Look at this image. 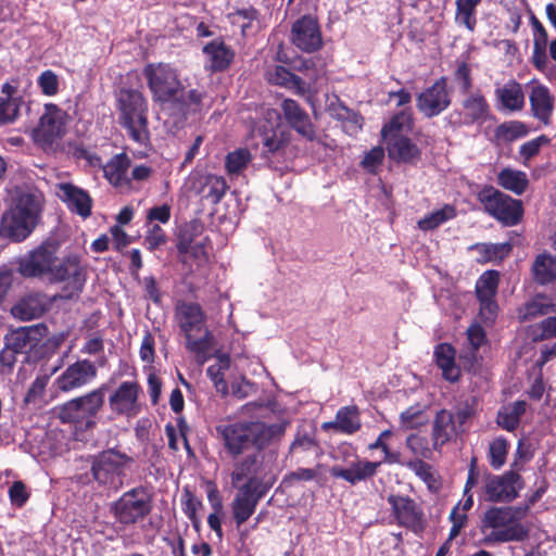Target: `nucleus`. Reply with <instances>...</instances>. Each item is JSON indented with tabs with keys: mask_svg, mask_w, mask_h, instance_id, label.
Returning a JSON list of instances; mask_svg holds the SVG:
<instances>
[{
	"mask_svg": "<svg viewBox=\"0 0 556 556\" xmlns=\"http://www.w3.org/2000/svg\"><path fill=\"white\" fill-rule=\"evenodd\" d=\"M288 426V420L270 425L260 420L238 421L218 425L216 432L223 440L228 454L238 457L250 446H253L255 451H263L271 444L279 442L285 435Z\"/></svg>",
	"mask_w": 556,
	"mask_h": 556,
	"instance_id": "nucleus-1",
	"label": "nucleus"
},
{
	"mask_svg": "<svg viewBox=\"0 0 556 556\" xmlns=\"http://www.w3.org/2000/svg\"><path fill=\"white\" fill-rule=\"evenodd\" d=\"M176 320L185 334L187 349L195 354L200 364H203L215 341L212 332L205 327V315L200 305L179 303L176 306Z\"/></svg>",
	"mask_w": 556,
	"mask_h": 556,
	"instance_id": "nucleus-2",
	"label": "nucleus"
},
{
	"mask_svg": "<svg viewBox=\"0 0 556 556\" xmlns=\"http://www.w3.org/2000/svg\"><path fill=\"white\" fill-rule=\"evenodd\" d=\"M525 511L513 507H492L484 513L481 529L490 542L522 541L528 530L520 522Z\"/></svg>",
	"mask_w": 556,
	"mask_h": 556,
	"instance_id": "nucleus-3",
	"label": "nucleus"
},
{
	"mask_svg": "<svg viewBox=\"0 0 556 556\" xmlns=\"http://www.w3.org/2000/svg\"><path fill=\"white\" fill-rule=\"evenodd\" d=\"M119 121L130 138L141 144L149 140L147 102L141 92L123 89L118 94Z\"/></svg>",
	"mask_w": 556,
	"mask_h": 556,
	"instance_id": "nucleus-4",
	"label": "nucleus"
},
{
	"mask_svg": "<svg viewBox=\"0 0 556 556\" xmlns=\"http://www.w3.org/2000/svg\"><path fill=\"white\" fill-rule=\"evenodd\" d=\"M230 479L232 486L270 489L274 484V477L269 472H264L262 451H254L238 458L233 464Z\"/></svg>",
	"mask_w": 556,
	"mask_h": 556,
	"instance_id": "nucleus-5",
	"label": "nucleus"
},
{
	"mask_svg": "<svg viewBox=\"0 0 556 556\" xmlns=\"http://www.w3.org/2000/svg\"><path fill=\"white\" fill-rule=\"evenodd\" d=\"M154 100L178 101L182 96V85L175 68L166 63L148 64L143 70Z\"/></svg>",
	"mask_w": 556,
	"mask_h": 556,
	"instance_id": "nucleus-6",
	"label": "nucleus"
},
{
	"mask_svg": "<svg viewBox=\"0 0 556 556\" xmlns=\"http://www.w3.org/2000/svg\"><path fill=\"white\" fill-rule=\"evenodd\" d=\"M58 245L52 242H45L18 258V273L26 278L46 277L52 279L58 262Z\"/></svg>",
	"mask_w": 556,
	"mask_h": 556,
	"instance_id": "nucleus-7",
	"label": "nucleus"
},
{
	"mask_svg": "<svg viewBox=\"0 0 556 556\" xmlns=\"http://www.w3.org/2000/svg\"><path fill=\"white\" fill-rule=\"evenodd\" d=\"M478 199L484 210L504 225L513 226L521 219V201L513 199L493 187L482 189Z\"/></svg>",
	"mask_w": 556,
	"mask_h": 556,
	"instance_id": "nucleus-8",
	"label": "nucleus"
},
{
	"mask_svg": "<svg viewBox=\"0 0 556 556\" xmlns=\"http://www.w3.org/2000/svg\"><path fill=\"white\" fill-rule=\"evenodd\" d=\"M151 509V498L144 489H132L124 493L111 508L115 519L125 526L143 520Z\"/></svg>",
	"mask_w": 556,
	"mask_h": 556,
	"instance_id": "nucleus-9",
	"label": "nucleus"
},
{
	"mask_svg": "<svg viewBox=\"0 0 556 556\" xmlns=\"http://www.w3.org/2000/svg\"><path fill=\"white\" fill-rule=\"evenodd\" d=\"M66 114L56 105H45L38 125L33 129V139L43 150H51L65 134Z\"/></svg>",
	"mask_w": 556,
	"mask_h": 556,
	"instance_id": "nucleus-10",
	"label": "nucleus"
},
{
	"mask_svg": "<svg viewBox=\"0 0 556 556\" xmlns=\"http://www.w3.org/2000/svg\"><path fill=\"white\" fill-rule=\"evenodd\" d=\"M104 404V387L73 399L59 408L62 422H80L98 414Z\"/></svg>",
	"mask_w": 556,
	"mask_h": 556,
	"instance_id": "nucleus-11",
	"label": "nucleus"
},
{
	"mask_svg": "<svg viewBox=\"0 0 556 556\" xmlns=\"http://www.w3.org/2000/svg\"><path fill=\"white\" fill-rule=\"evenodd\" d=\"M87 270L76 255H70L56 262L51 281H64L62 298L71 299L78 295L85 286Z\"/></svg>",
	"mask_w": 556,
	"mask_h": 556,
	"instance_id": "nucleus-12",
	"label": "nucleus"
},
{
	"mask_svg": "<svg viewBox=\"0 0 556 556\" xmlns=\"http://www.w3.org/2000/svg\"><path fill=\"white\" fill-rule=\"evenodd\" d=\"M522 488L521 478L514 471L503 476H489L484 483V493L490 502H510Z\"/></svg>",
	"mask_w": 556,
	"mask_h": 556,
	"instance_id": "nucleus-13",
	"label": "nucleus"
},
{
	"mask_svg": "<svg viewBox=\"0 0 556 556\" xmlns=\"http://www.w3.org/2000/svg\"><path fill=\"white\" fill-rule=\"evenodd\" d=\"M140 387L137 382L125 381L109 396V406L117 416L135 417L140 412Z\"/></svg>",
	"mask_w": 556,
	"mask_h": 556,
	"instance_id": "nucleus-14",
	"label": "nucleus"
},
{
	"mask_svg": "<svg viewBox=\"0 0 556 556\" xmlns=\"http://www.w3.org/2000/svg\"><path fill=\"white\" fill-rule=\"evenodd\" d=\"M96 365L88 361H77L70 365L55 380L56 388L70 392L85 387L97 377Z\"/></svg>",
	"mask_w": 556,
	"mask_h": 556,
	"instance_id": "nucleus-15",
	"label": "nucleus"
},
{
	"mask_svg": "<svg viewBox=\"0 0 556 556\" xmlns=\"http://www.w3.org/2000/svg\"><path fill=\"white\" fill-rule=\"evenodd\" d=\"M388 503L392 507L397 523L414 532L424 529V513L417 503L408 496L390 495Z\"/></svg>",
	"mask_w": 556,
	"mask_h": 556,
	"instance_id": "nucleus-16",
	"label": "nucleus"
},
{
	"mask_svg": "<svg viewBox=\"0 0 556 556\" xmlns=\"http://www.w3.org/2000/svg\"><path fill=\"white\" fill-rule=\"evenodd\" d=\"M292 43L304 52H314L323 46L321 33L317 21L303 16L291 28Z\"/></svg>",
	"mask_w": 556,
	"mask_h": 556,
	"instance_id": "nucleus-17",
	"label": "nucleus"
},
{
	"mask_svg": "<svg viewBox=\"0 0 556 556\" xmlns=\"http://www.w3.org/2000/svg\"><path fill=\"white\" fill-rule=\"evenodd\" d=\"M451 104L445 78L438 79L417 97V108L427 117L440 114Z\"/></svg>",
	"mask_w": 556,
	"mask_h": 556,
	"instance_id": "nucleus-18",
	"label": "nucleus"
},
{
	"mask_svg": "<svg viewBox=\"0 0 556 556\" xmlns=\"http://www.w3.org/2000/svg\"><path fill=\"white\" fill-rule=\"evenodd\" d=\"M48 334L45 324L20 327L12 330L5 338L7 351L12 353H26L33 350Z\"/></svg>",
	"mask_w": 556,
	"mask_h": 556,
	"instance_id": "nucleus-19",
	"label": "nucleus"
},
{
	"mask_svg": "<svg viewBox=\"0 0 556 556\" xmlns=\"http://www.w3.org/2000/svg\"><path fill=\"white\" fill-rule=\"evenodd\" d=\"M238 492L233 498L231 508L237 526L244 523L255 511L260 500L265 496L269 489L236 486Z\"/></svg>",
	"mask_w": 556,
	"mask_h": 556,
	"instance_id": "nucleus-20",
	"label": "nucleus"
},
{
	"mask_svg": "<svg viewBox=\"0 0 556 556\" xmlns=\"http://www.w3.org/2000/svg\"><path fill=\"white\" fill-rule=\"evenodd\" d=\"M130 462V458L115 450L99 454L92 464L93 478L100 483H108L113 475L118 473Z\"/></svg>",
	"mask_w": 556,
	"mask_h": 556,
	"instance_id": "nucleus-21",
	"label": "nucleus"
},
{
	"mask_svg": "<svg viewBox=\"0 0 556 556\" xmlns=\"http://www.w3.org/2000/svg\"><path fill=\"white\" fill-rule=\"evenodd\" d=\"M490 113V106L481 91H470L464 93L458 111L464 124H482L486 121Z\"/></svg>",
	"mask_w": 556,
	"mask_h": 556,
	"instance_id": "nucleus-22",
	"label": "nucleus"
},
{
	"mask_svg": "<svg viewBox=\"0 0 556 556\" xmlns=\"http://www.w3.org/2000/svg\"><path fill=\"white\" fill-rule=\"evenodd\" d=\"M37 219L22 214L20 210H10L1 220V231L15 241L24 240L36 226Z\"/></svg>",
	"mask_w": 556,
	"mask_h": 556,
	"instance_id": "nucleus-23",
	"label": "nucleus"
},
{
	"mask_svg": "<svg viewBox=\"0 0 556 556\" xmlns=\"http://www.w3.org/2000/svg\"><path fill=\"white\" fill-rule=\"evenodd\" d=\"M56 188L58 197L65 202L72 211H75L85 218L90 215L92 200L85 190L68 182L58 184Z\"/></svg>",
	"mask_w": 556,
	"mask_h": 556,
	"instance_id": "nucleus-24",
	"label": "nucleus"
},
{
	"mask_svg": "<svg viewBox=\"0 0 556 556\" xmlns=\"http://www.w3.org/2000/svg\"><path fill=\"white\" fill-rule=\"evenodd\" d=\"M191 188L203 199L216 204L227 190V184L222 176L198 174L192 178Z\"/></svg>",
	"mask_w": 556,
	"mask_h": 556,
	"instance_id": "nucleus-25",
	"label": "nucleus"
},
{
	"mask_svg": "<svg viewBox=\"0 0 556 556\" xmlns=\"http://www.w3.org/2000/svg\"><path fill=\"white\" fill-rule=\"evenodd\" d=\"M49 301L41 293H29L20 299L11 308L15 318L30 320L38 318L48 309Z\"/></svg>",
	"mask_w": 556,
	"mask_h": 556,
	"instance_id": "nucleus-26",
	"label": "nucleus"
},
{
	"mask_svg": "<svg viewBox=\"0 0 556 556\" xmlns=\"http://www.w3.org/2000/svg\"><path fill=\"white\" fill-rule=\"evenodd\" d=\"M281 109L286 121L293 129L308 140L315 138V130L309 121V116L294 100H283Z\"/></svg>",
	"mask_w": 556,
	"mask_h": 556,
	"instance_id": "nucleus-27",
	"label": "nucleus"
},
{
	"mask_svg": "<svg viewBox=\"0 0 556 556\" xmlns=\"http://www.w3.org/2000/svg\"><path fill=\"white\" fill-rule=\"evenodd\" d=\"M390 159L396 162L414 163L420 157V150L406 136L393 135L390 139L384 140Z\"/></svg>",
	"mask_w": 556,
	"mask_h": 556,
	"instance_id": "nucleus-28",
	"label": "nucleus"
},
{
	"mask_svg": "<svg viewBox=\"0 0 556 556\" xmlns=\"http://www.w3.org/2000/svg\"><path fill=\"white\" fill-rule=\"evenodd\" d=\"M457 433L454 415L441 409L437 413L432 427V447L439 450L451 441Z\"/></svg>",
	"mask_w": 556,
	"mask_h": 556,
	"instance_id": "nucleus-29",
	"label": "nucleus"
},
{
	"mask_svg": "<svg viewBox=\"0 0 556 556\" xmlns=\"http://www.w3.org/2000/svg\"><path fill=\"white\" fill-rule=\"evenodd\" d=\"M379 465L380 463L356 460L346 468L334 466L330 469V473L333 477L344 479L351 484H355L358 481L372 477Z\"/></svg>",
	"mask_w": 556,
	"mask_h": 556,
	"instance_id": "nucleus-30",
	"label": "nucleus"
},
{
	"mask_svg": "<svg viewBox=\"0 0 556 556\" xmlns=\"http://www.w3.org/2000/svg\"><path fill=\"white\" fill-rule=\"evenodd\" d=\"M203 53L212 72L226 70L232 62L235 53L223 41L213 40L203 47Z\"/></svg>",
	"mask_w": 556,
	"mask_h": 556,
	"instance_id": "nucleus-31",
	"label": "nucleus"
},
{
	"mask_svg": "<svg viewBox=\"0 0 556 556\" xmlns=\"http://www.w3.org/2000/svg\"><path fill=\"white\" fill-rule=\"evenodd\" d=\"M324 430L333 429L343 433H354L361 428V420L358 417V409L356 406H346L337 413L334 421L324 422L321 425Z\"/></svg>",
	"mask_w": 556,
	"mask_h": 556,
	"instance_id": "nucleus-32",
	"label": "nucleus"
},
{
	"mask_svg": "<svg viewBox=\"0 0 556 556\" xmlns=\"http://www.w3.org/2000/svg\"><path fill=\"white\" fill-rule=\"evenodd\" d=\"M496 98L503 109L508 111H519L525 105V96L520 84L510 80L503 87L496 89Z\"/></svg>",
	"mask_w": 556,
	"mask_h": 556,
	"instance_id": "nucleus-33",
	"label": "nucleus"
},
{
	"mask_svg": "<svg viewBox=\"0 0 556 556\" xmlns=\"http://www.w3.org/2000/svg\"><path fill=\"white\" fill-rule=\"evenodd\" d=\"M530 102L534 115L544 123H547L554 109L553 97L548 90L541 85L533 86Z\"/></svg>",
	"mask_w": 556,
	"mask_h": 556,
	"instance_id": "nucleus-34",
	"label": "nucleus"
},
{
	"mask_svg": "<svg viewBox=\"0 0 556 556\" xmlns=\"http://www.w3.org/2000/svg\"><path fill=\"white\" fill-rule=\"evenodd\" d=\"M13 201L14 206L11 210H20L24 215L38 218L40 212V195L38 193L16 187L13 190Z\"/></svg>",
	"mask_w": 556,
	"mask_h": 556,
	"instance_id": "nucleus-35",
	"label": "nucleus"
},
{
	"mask_svg": "<svg viewBox=\"0 0 556 556\" xmlns=\"http://www.w3.org/2000/svg\"><path fill=\"white\" fill-rule=\"evenodd\" d=\"M531 24L533 26V64L539 70H544L547 64V33L540 21L532 14Z\"/></svg>",
	"mask_w": 556,
	"mask_h": 556,
	"instance_id": "nucleus-36",
	"label": "nucleus"
},
{
	"mask_svg": "<svg viewBox=\"0 0 556 556\" xmlns=\"http://www.w3.org/2000/svg\"><path fill=\"white\" fill-rule=\"evenodd\" d=\"M129 166L128 156L125 153L117 154L104 165V176L114 186L126 185L128 184L127 172Z\"/></svg>",
	"mask_w": 556,
	"mask_h": 556,
	"instance_id": "nucleus-37",
	"label": "nucleus"
},
{
	"mask_svg": "<svg viewBox=\"0 0 556 556\" xmlns=\"http://www.w3.org/2000/svg\"><path fill=\"white\" fill-rule=\"evenodd\" d=\"M435 358L438 366L442 369L443 376L450 381H456L459 377V369L455 365V351L446 343L438 345L435 349Z\"/></svg>",
	"mask_w": 556,
	"mask_h": 556,
	"instance_id": "nucleus-38",
	"label": "nucleus"
},
{
	"mask_svg": "<svg viewBox=\"0 0 556 556\" xmlns=\"http://www.w3.org/2000/svg\"><path fill=\"white\" fill-rule=\"evenodd\" d=\"M532 273L534 280L541 285L552 282L556 277V263L553 256L548 254H540L536 256Z\"/></svg>",
	"mask_w": 556,
	"mask_h": 556,
	"instance_id": "nucleus-39",
	"label": "nucleus"
},
{
	"mask_svg": "<svg viewBox=\"0 0 556 556\" xmlns=\"http://www.w3.org/2000/svg\"><path fill=\"white\" fill-rule=\"evenodd\" d=\"M554 302L551 298L538 295L520 308L519 318L522 320H529L538 316L549 314L554 311Z\"/></svg>",
	"mask_w": 556,
	"mask_h": 556,
	"instance_id": "nucleus-40",
	"label": "nucleus"
},
{
	"mask_svg": "<svg viewBox=\"0 0 556 556\" xmlns=\"http://www.w3.org/2000/svg\"><path fill=\"white\" fill-rule=\"evenodd\" d=\"M229 367L230 357L226 354H223L219 355L216 359V363L208 366L206 370L208 377L214 382L217 392L222 393L223 395L228 394V386L225 381V372L229 369Z\"/></svg>",
	"mask_w": 556,
	"mask_h": 556,
	"instance_id": "nucleus-41",
	"label": "nucleus"
},
{
	"mask_svg": "<svg viewBox=\"0 0 556 556\" xmlns=\"http://www.w3.org/2000/svg\"><path fill=\"white\" fill-rule=\"evenodd\" d=\"M412 116L409 111L403 110L392 117L381 130L383 139H390L393 135L405 136L412 129Z\"/></svg>",
	"mask_w": 556,
	"mask_h": 556,
	"instance_id": "nucleus-42",
	"label": "nucleus"
},
{
	"mask_svg": "<svg viewBox=\"0 0 556 556\" xmlns=\"http://www.w3.org/2000/svg\"><path fill=\"white\" fill-rule=\"evenodd\" d=\"M498 184L516 194H522L528 186V179L525 173L505 168L498 174Z\"/></svg>",
	"mask_w": 556,
	"mask_h": 556,
	"instance_id": "nucleus-43",
	"label": "nucleus"
},
{
	"mask_svg": "<svg viewBox=\"0 0 556 556\" xmlns=\"http://www.w3.org/2000/svg\"><path fill=\"white\" fill-rule=\"evenodd\" d=\"M251 162V152L245 148H240L226 155L225 167L228 175H240L247 169Z\"/></svg>",
	"mask_w": 556,
	"mask_h": 556,
	"instance_id": "nucleus-44",
	"label": "nucleus"
},
{
	"mask_svg": "<svg viewBox=\"0 0 556 556\" xmlns=\"http://www.w3.org/2000/svg\"><path fill=\"white\" fill-rule=\"evenodd\" d=\"M478 254V261L481 263L501 261L509 254L511 245L507 242L500 244H477L471 248Z\"/></svg>",
	"mask_w": 556,
	"mask_h": 556,
	"instance_id": "nucleus-45",
	"label": "nucleus"
},
{
	"mask_svg": "<svg viewBox=\"0 0 556 556\" xmlns=\"http://www.w3.org/2000/svg\"><path fill=\"white\" fill-rule=\"evenodd\" d=\"M406 466L427 484L429 490L437 491L440 488L438 473L428 463L422 459H413L407 462Z\"/></svg>",
	"mask_w": 556,
	"mask_h": 556,
	"instance_id": "nucleus-46",
	"label": "nucleus"
},
{
	"mask_svg": "<svg viewBox=\"0 0 556 556\" xmlns=\"http://www.w3.org/2000/svg\"><path fill=\"white\" fill-rule=\"evenodd\" d=\"M526 407L527 403L525 401H517L513 405L504 407L498 413L497 424L509 431L514 430L518 426L520 417L525 414Z\"/></svg>",
	"mask_w": 556,
	"mask_h": 556,
	"instance_id": "nucleus-47",
	"label": "nucleus"
},
{
	"mask_svg": "<svg viewBox=\"0 0 556 556\" xmlns=\"http://www.w3.org/2000/svg\"><path fill=\"white\" fill-rule=\"evenodd\" d=\"M202 231L203 226L197 220L185 224L178 236V252H186L190 249L191 244L199 242V239L203 237Z\"/></svg>",
	"mask_w": 556,
	"mask_h": 556,
	"instance_id": "nucleus-48",
	"label": "nucleus"
},
{
	"mask_svg": "<svg viewBox=\"0 0 556 556\" xmlns=\"http://www.w3.org/2000/svg\"><path fill=\"white\" fill-rule=\"evenodd\" d=\"M208 242L210 239L207 237H202L199 239V242L191 244L188 251L179 252V254L182 256L181 261L185 264L194 263L198 267L206 264L208 261ZM190 266H192V264H190Z\"/></svg>",
	"mask_w": 556,
	"mask_h": 556,
	"instance_id": "nucleus-49",
	"label": "nucleus"
},
{
	"mask_svg": "<svg viewBox=\"0 0 556 556\" xmlns=\"http://www.w3.org/2000/svg\"><path fill=\"white\" fill-rule=\"evenodd\" d=\"M500 275L495 270L485 271L477 281L476 292L479 300L493 299L498 287Z\"/></svg>",
	"mask_w": 556,
	"mask_h": 556,
	"instance_id": "nucleus-50",
	"label": "nucleus"
},
{
	"mask_svg": "<svg viewBox=\"0 0 556 556\" xmlns=\"http://www.w3.org/2000/svg\"><path fill=\"white\" fill-rule=\"evenodd\" d=\"M453 217H455V208L451 205H445L420 219L418 227L422 230H432Z\"/></svg>",
	"mask_w": 556,
	"mask_h": 556,
	"instance_id": "nucleus-51",
	"label": "nucleus"
},
{
	"mask_svg": "<svg viewBox=\"0 0 556 556\" xmlns=\"http://www.w3.org/2000/svg\"><path fill=\"white\" fill-rule=\"evenodd\" d=\"M406 446L418 457L417 459L431 458L432 450L426 437L417 433L410 434L406 439Z\"/></svg>",
	"mask_w": 556,
	"mask_h": 556,
	"instance_id": "nucleus-52",
	"label": "nucleus"
},
{
	"mask_svg": "<svg viewBox=\"0 0 556 556\" xmlns=\"http://www.w3.org/2000/svg\"><path fill=\"white\" fill-rule=\"evenodd\" d=\"M481 0H457V18L466 25L469 30L475 27L473 13Z\"/></svg>",
	"mask_w": 556,
	"mask_h": 556,
	"instance_id": "nucleus-53",
	"label": "nucleus"
},
{
	"mask_svg": "<svg viewBox=\"0 0 556 556\" xmlns=\"http://www.w3.org/2000/svg\"><path fill=\"white\" fill-rule=\"evenodd\" d=\"M401 426L403 429H414L427 422L424 410L417 407H409L400 416Z\"/></svg>",
	"mask_w": 556,
	"mask_h": 556,
	"instance_id": "nucleus-54",
	"label": "nucleus"
},
{
	"mask_svg": "<svg viewBox=\"0 0 556 556\" xmlns=\"http://www.w3.org/2000/svg\"><path fill=\"white\" fill-rule=\"evenodd\" d=\"M18 100L12 97L0 98V123H10L15 119L18 114Z\"/></svg>",
	"mask_w": 556,
	"mask_h": 556,
	"instance_id": "nucleus-55",
	"label": "nucleus"
},
{
	"mask_svg": "<svg viewBox=\"0 0 556 556\" xmlns=\"http://www.w3.org/2000/svg\"><path fill=\"white\" fill-rule=\"evenodd\" d=\"M507 454V443L504 439H495L490 444V463L494 468H500L504 465Z\"/></svg>",
	"mask_w": 556,
	"mask_h": 556,
	"instance_id": "nucleus-56",
	"label": "nucleus"
},
{
	"mask_svg": "<svg viewBox=\"0 0 556 556\" xmlns=\"http://www.w3.org/2000/svg\"><path fill=\"white\" fill-rule=\"evenodd\" d=\"M454 79L458 84L459 89L463 93L470 92V89L472 87V79L471 70L467 63H458L454 73Z\"/></svg>",
	"mask_w": 556,
	"mask_h": 556,
	"instance_id": "nucleus-57",
	"label": "nucleus"
},
{
	"mask_svg": "<svg viewBox=\"0 0 556 556\" xmlns=\"http://www.w3.org/2000/svg\"><path fill=\"white\" fill-rule=\"evenodd\" d=\"M317 445L313 434L298 431L293 442L290 445V452H304L314 448Z\"/></svg>",
	"mask_w": 556,
	"mask_h": 556,
	"instance_id": "nucleus-58",
	"label": "nucleus"
},
{
	"mask_svg": "<svg viewBox=\"0 0 556 556\" xmlns=\"http://www.w3.org/2000/svg\"><path fill=\"white\" fill-rule=\"evenodd\" d=\"M525 134L526 127L519 122L505 123L497 128V136L509 141L523 136Z\"/></svg>",
	"mask_w": 556,
	"mask_h": 556,
	"instance_id": "nucleus-59",
	"label": "nucleus"
},
{
	"mask_svg": "<svg viewBox=\"0 0 556 556\" xmlns=\"http://www.w3.org/2000/svg\"><path fill=\"white\" fill-rule=\"evenodd\" d=\"M38 84L47 96H54L59 90V79L52 71H45L39 76Z\"/></svg>",
	"mask_w": 556,
	"mask_h": 556,
	"instance_id": "nucleus-60",
	"label": "nucleus"
},
{
	"mask_svg": "<svg viewBox=\"0 0 556 556\" xmlns=\"http://www.w3.org/2000/svg\"><path fill=\"white\" fill-rule=\"evenodd\" d=\"M383 159V149L381 147H375L368 153H366L364 160L362 161V165L367 172L375 173L377 167L382 163Z\"/></svg>",
	"mask_w": 556,
	"mask_h": 556,
	"instance_id": "nucleus-61",
	"label": "nucleus"
},
{
	"mask_svg": "<svg viewBox=\"0 0 556 556\" xmlns=\"http://www.w3.org/2000/svg\"><path fill=\"white\" fill-rule=\"evenodd\" d=\"M256 393V387L245 378L235 381L231 384V394L238 400H243Z\"/></svg>",
	"mask_w": 556,
	"mask_h": 556,
	"instance_id": "nucleus-62",
	"label": "nucleus"
},
{
	"mask_svg": "<svg viewBox=\"0 0 556 556\" xmlns=\"http://www.w3.org/2000/svg\"><path fill=\"white\" fill-rule=\"evenodd\" d=\"M9 496L13 505L21 507L27 502L29 493L22 481H15L9 489Z\"/></svg>",
	"mask_w": 556,
	"mask_h": 556,
	"instance_id": "nucleus-63",
	"label": "nucleus"
},
{
	"mask_svg": "<svg viewBox=\"0 0 556 556\" xmlns=\"http://www.w3.org/2000/svg\"><path fill=\"white\" fill-rule=\"evenodd\" d=\"M48 381H49V375L45 374V375L38 376L31 383L30 388L28 389L26 396H25V402L26 403L35 402L39 396H41L47 384H48Z\"/></svg>",
	"mask_w": 556,
	"mask_h": 556,
	"instance_id": "nucleus-64",
	"label": "nucleus"
}]
</instances>
